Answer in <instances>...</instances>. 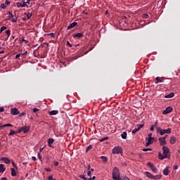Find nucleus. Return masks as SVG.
<instances>
[{
  "label": "nucleus",
  "mask_w": 180,
  "mask_h": 180,
  "mask_svg": "<svg viewBox=\"0 0 180 180\" xmlns=\"http://www.w3.org/2000/svg\"><path fill=\"white\" fill-rule=\"evenodd\" d=\"M120 179V171L119 168L114 167L112 169V179L113 180H119Z\"/></svg>",
  "instance_id": "obj_1"
},
{
  "label": "nucleus",
  "mask_w": 180,
  "mask_h": 180,
  "mask_svg": "<svg viewBox=\"0 0 180 180\" xmlns=\"http://www.w3.org/2000/svg\"><path fill=\"white\" fill-rule=\"evenodd\" d=\"M145 175H146L147 178H149L150 179H154V180L161 179V175L157 174L154 176L151 174V173H150L149 172H146Z\"/></svg>",
  "instance_id": "obj_2"
},
{
  "label": "nucleus",
  "mask_w": 180,
  "mask_h": 180,
  "mask_svg": "<svg viewBox=\"0 0 180 180\" xmlns=\"http://www.w3.org/2000/svg\"><path fill=\"white\" fill-rule=\"evenodd\" d=\"M112 154H123V149L120 146H115L113 148Z\"/></svg>",
  "instance_id": "obj_3"
},
{
  "label": "nucleus",
  "mask_w": 180,
  "mask_h": 180,
  "mask_svg": "<svg viewBox=\"0 0 180 180\" xmlns=\"http://www.w3.org/2000/svg\"><path fill=\"white\" fill-rule=\"evenodd\" d=\"M30 131V127L27 126V127H22L20 128L17 131V133H22V131H23L25 134H26V133H29Z\"/></svg>",
  "instance_id": "obj_4"
},
{
  "label": "nucleus",
  "mask_w": 180,
  "mask_h": 180,
  "mask_svg": "<svg viewBox=\"0 0 180 180\" xmlns=\"http://www.w3.org/2000/svg\"><path fill=\"white\" fill-rule=\"evenodd\" d=\"M142 127H144V124H137L136 128L132 130V134H136Z\"/></svg>",
  "instance_id": "obj_5"
},
{
  "label": "nucleus",
  "mask_w": 180,
  "mask_h": 180,
  "mask_svg": "<svg viewBox=\"0 0 180 180\" xmlns=\"http://www.w3.org/2000/svg\"><path fill=\"white\" fill-rule=\"evenodd\" d=\"M148 167H150V169L154 172L155 174H157L158 172V169L155 167V166L153 165V164L150 162L147 163Z\"/></svg>",
  "instance_id": "obj_6"
},
{
  "label": "nucleus",
  "mask_w": 180,
  "mask_h": 180,
  "mask_svg": "<svg viewBox=\"0 0 180 180\" xmlns=\"http://www.w3.org/2000/svg\"><path fill=\"white\" fill-rule=\"evenodd\" d=\"M16 5L18 8H25V6H27V8L29 7V6L26 4V2L25 1V0H23L22 3L17 2Z\"/></svg>",
  "instance_id": "obj_7"
},
{
  "label": "nucleus",
  "mask_w": 180,
  "mask_h": 180,
  "mask_svg": "<svg viewBox=\"0 0 180 180\" xmlns=\"http://www.w3.org/2000/svg\"><path fill=\"white\" fill-rule=\"evenodd\" d=\"M163 154L164 155H168L169 154V148L167 146L162 147Z\"/></svg>",
  "instance_id": "obj_8"
},
{
  "label": "nucleus",
  "mask_w": 180,
  "mask_h": 180,
  "mask_svg": "<svg viewBox=\"0 0 180 180\" xmlns=\"http://www.w3.org/2000/svg\"><path fill=\"white\" fill-rule=\"evenodd\" d=\"M171 112H172V107L169 106V107H167L165 110H164L162 112V114L163 115H168V113H171Z\"/></svg>",
  "instance_id": "obj_9"
},
{
  "label": "nucleus",
  "mask_w": 180,
  "mask_h": 180,
  "mask_svg": "<svg viewBox=\"0 0 180 180\" xmlns=\"http://www.w3.org/2000/svg\"><path fill=\"white\" fill-rule=\"evenodd\" d=\"M11 115H13L14 116L16 115H19V110H18V108H11Z\"/></svg>",
  "instance_id": "obj_10"
},
{
  "label": "nucleus",
  "mask_w": 180,
  "mask_h": 180,
  "mask_svg": "<svg viewBox=\"0 0 180 180\" xmlns=\"http://www.w3.org/2000/svg\"><path fill=\"white\" fill-rule=\"evenodd\" d=\"M0 161H4L5 164H11V160L6 157H3L0 159Z\"/></svg>",
  "instance_id": "obj_11"
},
{
  "label": "nucleus",
  "mask_w": 180,
  "mask_h": 180,
  "mask_svg": "<svg viewBox=\"0 0 180 180\" xmlns=\"http://www.w3.org/2000/svg\"><path fill=\"white\" fill-rule=\"evenodd\" d=\"M156 129L158 133L160 134V136H164V134H165V129H160V127H157Z\"/></svg>",
  "instance_id": "obj_12"
},
{
  "label": "nucleus",
  "mask_w": 180,
  "mask_h": 180,
  "mask_svg": "<svg viewBox=\"0 0 180 180\" xmlns=\"http://www.w3.org/2000/svg\"><path fill=\"white\" fill-rule=\"evenodd\" d=\"M159 141L160 146H165V144H167V141H165V139L164 138H160Z\"/></svg>",
  "instance_id": "obj_13"
},
{
  "label": "nucleus",
  "mask_w": 180,
  "mask_h": 180,
  "mask_svg": "<svg viewBox=\"0 0 180 180\" xmlns=\"http://www.w3.org/2000/svg\"><path fill=\"white\" fill-rule=\"evenodd\" d=\"M78 23L77 22H72L69 26H68V30H70V29H72V27H75Z\"/></svg>",
  "instance_id": "obj_14"
},
{
  "label": "nucleus",
  "mask_w": 180,
  "mask_h": 180,
  "mask_svg": "<svg viewBox=\"0 0 180 180\" xmlns=\"http://www.w3.org/2000/svg\"><path fill=\"white\" fill-rule=\"evenodd\" d=\"M164 80H165L164 77H157L155 78L156 84H158V82H164Z\"/></svg>",
  "instance_id": "obj_15"
},
{
  "label": "nucleus",
  "mask_w": 180,
  "mask_h": 180,
  "mask_svg": "<svg viewBox=\"0 0 180 180\" xmlns=\"http://www.w3.org/2000/svg\"><path fill=\"white\" fill-rule=\"evenodd\" d=\"M169 143L170 144H175V143H176V138H175V136H171Z\"/></svg>",
  "instance_id": "obj_16"
},
{
  "label": "nucleus",
  "mask_w": 180,
  "mask_h": 180,
  "mask_svg": "<svg viewBox=\"0 0 180 180\" xmlns=\"http://www.w3.org/2000/svg\"><path fill=\"white\" fill-rule=\"evenodd\" d=\"M159 160H164L165 158H168V155H162L161 153L158 154Z\"/></svg>",
  "instance_id": "obj_17"
},
{
  "label": "nucleus",
  "mask_w": 180,
  "mask_h": 180,
  "mask_svg": "<svg viewBox=\"0 0 180 180\" xmlns=\"http://www.w3.org/2000/svg\"><path fill=\"white\" fill-rule=\"evenodd\" d=\"M83 36H84V33H82V32H79V33H77V34H74L72 35V37H74V39H75L76 37H78V38L82 37Z\"/></svg>",
  "instance_id": "obj_18"
},
{
  "label": "nucleus",
  "mask_w": 180,
  "mask_h": 180,
  "mask_svg": "<svg viewBox=\"0 0 180 180\" xmlns=\"http://www.w3.org/2000/svg\"><path fill=\"white\" fill-rule=\"evenodd\" d=\"M56 141V139H51L50 138L49 140H48V146L49 147H53L51 146V144H53V143H54Z\"/></svg>",
  "instance_id": "obj_19"
},
{
  "label": "nucleus",
  "mask_w": 180,
  "mask_h": 180,
  "mask_svg": "<svg viewBox=\"0 0 180 180\" xmlns=\"http://www.w3.org/2000/svg\"><path fill=\"white\" fill-rule=\"evenodd\" d=\"M163 174L166 176L169 175V167H167L165 169H164Z\"/></svg>",
  "instance_id": "obj_20"
},
{
  "label": "nucleus",
  "mask_w": 180,
  "mask_h": 180,
  "mask_svg": "<svg viewBox=\"0 0 180 180\" xmlns=\"http://www.w3.org/2000/svg\"><path fill=\"white\" fill-rule=\"evenodd\" d=\"M50 116H54L56 115H58V110H52L49 112Z\"/></svg>",
  "instance_id": "obj_21"
},
{
  "label": "nucleus",
  "mask_w": 180,
  "mask_h": 180,
  "mask_svg": "<svg viewBox=\"0 0 180 180\" xmlns=\"http://www.w3.org/2000/svg\"><path fill=\"white\" fill-rule=\"evenodd\" d=\"M174 96H175L174 93H170L169 94L165 96V98H174Z\"/></svg>",
  "instance_id": "obj_22"
},
{
  "label": "nucleus",
  "mask_w": 180,
  "mask_h": 180,
  "mask_svg": "<svg viewBox=\"0 0 180 180\" xmlns=\"http://www.w3.org/2000/svg\"><path fill=\"white\" fill-rule=\"evenodd\" d=\"M121 137H122V139H123L124 140H126V139H127V132L124 131V132L121 134Z\"/></svg>",
  "instance_id": "obj_23"
},
{
  "label": "nucleus",
  "mask_w": 180,
  "mask_h": 180,
  "mask_svg": "<svg viewBox=\"0 0 180 180\" xmlns=\"http://www.w3.org/2000/svg\"><path fill=\"white\" fill-rule=\"evenodd\" d=\"M6 168L4 167V165L3 164H0V173L1 172H5L6 171Z\"/></svg>",
  "instance_id": "obj_24"
},
{
  "label": "nucleus",
  "mask_w": 180,
  "mask_h": 180,
  "mask_svg": "<svg viewBox=\"0 0 180 180\" xmlns=\"http://www.w3.org/2000/svg\"><path fill=\"white\" fill-rule=\"evenodd\" d=\"M11 176H16V170H15L14 168H11Z\"/></svg>",
  "instance_id": "obj_25"
},
{
  "label": "nucleus",
  "mask_w": 180,
  "mask_h": 180,
  "mask_svg": "<svg viewBox=\"0 0 180 180\" xmlns=\"http://www.w3.org/2000/svg\"><path fill=\"white\" fill-rule=\"evenodd\" d=\"M22 41H25V43L27 44L29 43V41L25 39V37H22L20 39V43H22Z\"/></svg>",
  "instance_id": "obj_26"
},
{
  "label": "nucleus",
  "mask_w": 180,
  "mask_h": 180,
  "mask_svg": "<svg viewBox=\"0 0 180 180\" xmlns=\"http://www.w3.org/2000/svg\"><path fill=\"white\" fill-rule=\"evenodd\" d=\"M101 159L102 160V161H103V162H108V158H106L105 156H101Z\"/></svg>",
  "instance_id": "obj_27"
},
{
  "label": "nucleus",
  "mask_w": 180,
  "mask_h": 180,
  "mask_svg": "<svg viewBox=\"0 0 180 180\" xmlns=\"http://www.w3.org/2000/svg\"><path fill=\"white\" fill-rule=\"evenodd\" d=\"M165 134H171V128L165 129Z\"/></svg>",
  "instance_id": "obj_28"
},
{
  "label": "nucleus",
  "mask_w": 180,
  "mask_h": 180,
  "mask_svg": "<svg viewBox=\"0 0 180 180\" xmlns=\"http://www.w3.org/2000/svg\"><path fill=\"white\" fill-rule=\"evenodd\" d=\"M15 133H18V131H15L14 130L11 129L8 136H13V134H15Z\"/></svg>",
  "instance_id": "obj_29"
},
{
  "label": "nucleus",
  "mask_w": 180,
  "mask_h": 180,
  "mask_svg": "<svg viewBox=\"0 0 180 180\" xmlns=\"http://www.w3.org/2000/svg\"><path fill=\"white\" fill-rule=\"evenodd\" d=\"M153 142H154V138H148V143L153 144Z\"/></svg>",
  "instance_id": "obj_30"
},
{
  "label": "nucleus",
  "mask_w": 180,
  "mask_h": 180,
  "mask_svg": "<svg viewBox=\"0 0 180 180\" xmlns=\"http://www.w3.org/2000/svg\"><path fill=\"white\" fill-rule=\"evenodd\" d=\"M79 177L81 178L82 179H84V180H89V179L85 177V176H84V175H82V174H80V175L79 176Z\"/></svg>",
  "instance_id": "obj_31"
},
{
  "label": "nucleus",
  "mask_w": 180,
  "mask_h": 180,
  "mask_svg": "<svg viewBox=\"0 0 180 180\" xmlns=\"http://www.w3.org/2000/svg\"><path fill=\"white\" fill-rule=\"evenodd\" d=\"M92 145H89L86 149V153H88L90 150H92Z\"/></svg>",
  "instance_id": "obj_32"
},
{
  "label": "nucleus",
  "mask_w": 180,
  "mask_h": 180,
  "mask_svg": "<svg viewBox=\"0 0 180 180\" xmlns=\"http://www.w3.org/2000/svg\"><path fill=\"white\" fill-rule=\"evenodd\" d=\"M118 180H130V179H129V177L125 176L124 177H120V179H118Z\"/></svg>",
  "instance_id": "obj_33"
},
{
  "label": "nucleus",
  "mask_w": 180,
  "mask_h": 180,
  "mask_svg": "<svg viewBox=\"0 0 180 180\" xmlns=\"http://www.w3.org/2000/svg\"><path fill=\"white\" fill-rule=\"evenodd\" d=\"M32 13H28L27 14V19H30V18H32Z\"/></svg>",
  "instance_id": "obj_34"
},
{
  "label": "nucleus",
  "mask_w": 180,
  "mask_h": 180,
  "mask_svg": "<svg viewBox=\"0 0 180 180\" xmlns=\"http://www.w3.org/2000/svg\"><path fill=\"white\" fill-rule=\"evenodd\" d=\"M108 139H109V137L105 136V137H104V138L101 139H100V141H101V142H103V141H106V140H108Z\"/></svg>",
  "instance_id": "obj_35"
},
{
  "label": "nucleus",
  "mask_w": 180,
  "mask_h": 180,
  "mask_svg": "<svg viewBox=\"0 0 180 180\" xmlns=\"http://www.w3.org/2000/svg\"><path fill=\"white\" fill-rule=\"evenodd\" d=\"M4 30H6V26H2L0 29V32L1 33H2V32H4Z\"/></svg>",
  "instance_id": "obj_36"
},
{
  "label": "nucleus",
  "mask_w": 180,
  "mask_h": 180,
  "mask_svg": "<svg viewBox=\"0 0 180 180\" xmlns=\"http://www.w3.org/2000/svg\"><path fill=\"white\" fill-rule=\"evenodd\" d=\"M142 151H153L152 148H145L142 150Z\"/></svg>",
  "instance_id": "obj_37"
},
{
  "label": "nucleus",
  "mask_w": 180,
  "mask_h": 180,
  "mask_svg": "<svg viewBox=\"0 0 180 180\" xmlns=\"http://www.w3.org/2000/svg\"><path fill=\"white\" fill-rule=\"evenodd\" d=\"M3 126L4 127H12L13 125L11 124H5Z\"/></svg>",
  "instance_id": "obj_38"
},
{
  "label": "nucleus",
  "mask_w": 180,
  "mask_h": 180,
  "mask_svg": "<svg viewBox=\"0 0 180 180\" xmlns=\"http://www.w3.org/2000/svg\"><path fill=\"white\" fill-rule=\"evenodd\" d=\"M1 8L2 9H6V5L5 4H1Z\"/></svg>",
  "instance_id": "obj_39"
},
{
  "label": "nucleus",
  "mask_w": 180,
  "mask_h": 180,
  "mask_svg": "<svg viewBox=\"0 0 180 180\" xmlns=\"http://www.w3.org/2000/svg\"><path fill=\"white\" fill-rule=\"evenodd\" d=\"M6 33L8 37H9V36H11V31H10L9 30H7L6 31Z\"/></svg>",
  "instance_id": "obj_40"
},
{
  "label": "nucleus",
  "mask_w": 180,
  "mask_h": 180,
  "mask_svg": "<svg viewBox=\"0 0 180 180\" xmlns=\"http://www.w3.org/2000/svg\"><path fill=\"white\" fill-rule=\"evenodd\" d=\"M87 175H88V176H92V172H91V170L88 171Z\"/></svg>",
  "instance_id": "obj_41"
},
{
  "label": "nucleus",
  "mask_w": 180,
  "mask_h": 180,
  "mask_svg": "<svg viewBox=\"0 0 180 180\" xmlns=\"http://www.w3.org/2000/svg\"><path fill=\"white\" fill-rule=\"evenodd\" d=\"M45 171H46L47 172H51V169H50L49 167H46Z\"/></svg>",
  "instance_id": "obj_42"
},
{
  "label": "nucleus",
  "mask_w": 180,
  "mask_h": 180,
  "mask_svg": "<svg viewBox=\"0 0 180 180\" xmlns=\"http://www.w3.org/2000/svg\"><path fill=\"white\" fill-rule=\"evenodd\" d=\"M33 112H34V113H36V112H39V109L38 108H33Z\"/></svg>",
  "instance_id": "obj_43"
},
{
  "label": "nucleus",
  "mask_w": 180,
  "mask_h": 180,
  "mask_svg": "<svg viewBox=\"0 0 180 180\" xmlns=\"http://www.w3.org/2000/svg\"><path fill=\"white\" fill-rule=\"evenodd\" d=\"M143 18H144V19H147L148 18V14H143Z\"/></svg>",
  "instance_id": "obj_44"
},
{
  "label": "nucleus",
  "mask_w": 180,
  "mask_h": 180,
  "mask_svg": "<svg viewBox=\"0 0 180 180\" xmlns=\"http://www.w3.org/2000/svg\"><path fill=\"white\" fill-rule=\"evenodd\" d=\"M67 46H69V47H72V44H71L69 41H67Z\"/></svg>",
  "instance_id": "obj_45"
},
{
  "label": "nucleus",
  "mask_w": 180,
  "mask_h": 180,
  "mask_svg": "<svg viewBox=\"0 0 180 180\" xmlns=\"http://www.w3.org/2000/svg\"><path fill=\"white\" fill-rule=\"evenodd\" d=\"M12 165L14 167V168L18 169V166H16V164H15V162H12Z\"/></svg>",
  "instance_id": "obj_46"
},
{
  "label": "nucleus",
  "mask_w": 180,
  "mask_h": 180,
  "mask_svg": "<svg viewBox=\"0 0 180 180\" xmlns=\"http://www.w3.org/2000/svg\"><path fill=\"white\" fill-rule=\"evenodd\" d=\"M18 21V19L17 18H12V20H11V22H13V23H15V22H16Z\"/></svg>",
  "instance_id": "obj_47"
},
{
  "label": "nucleus",
  "mask_w": 180,
  "mask_h": 180,
  "mask_svg": "<svg viewBox=\"0 0 180 180\" xmlns=\"http://www.w3.org/2000/svg\"><path fill=\"white\" fill-rule=\"evenodd\" d=\"M48 179H49V180H56V179H53V176H49L48 177Z\"/></svg>",
  "instance_id": "obj_48"
},
{
  "label": "nucleus",
  "mask_w": 180,
  "mask_h": 180,
  "mask_svg": "<svg viewBox=\"0 0 180 180\" xmlns=\"http://www.w3.org/2000/svg\"><path fill=\"white\" fill-rule=\"evenodd\" d=\"M154 126L153 125H151L150 128V131H154Z\"/></svg>",
  "instance_id": "obj_49"
},
{
  "label": "nucleus",
  "mask_w": 180,
  "mask_h": 180,
  "mask_svg": "<svg viewBox=\"0 0 180 180\" xmlns=\"http://www.w3.org/2000/svg\"><path fill=\"white\" fill-rule=\"evenodd\" d=\"M8 19L9 20H11V19H13V14H11Z\"/></svg>",
  "instance_id": "obj_50"
},
{
  "label": "nucleus",
  "mask_w": 180,
  "mask_h": 180,
  "mask_svg": "<svg viewBox=\"0 0 180 180\" xmlns=\"http://www.w3.org/2000/svg\"><path fill=\"white\" fill-rule=\"evenodd\" d=\"M9 4H11V1H9V0H6L5 2V5H9Z\"/></svg>",
  "instance_id": "obj_51"
},
{
  "label": "nucleus",
  "mask_w": 180,
  "mask_h": 180,
  "mask_svg": "<svg viewBox=\"0 0 180 180\" xmlns=\"http://www.w3.org/2000/svg\"><path fill=\"white\" fill-rule=\"evenodd\" d=\"M38 158H39V160H40V161H41V155H40V153H38Z\"/></svg>",
  "instance_id": "obj_52"
},
{
  "label": "nucleus",
  "mask_w": 180,
  "mask_h": 180,
  "mask_svg": "<svg viewBox=\"0 0 180 180\" xmlns=\"http://www.w3.org/2000/svg\"><path fill=\"white\" fill-rule=\"evenodd\" d=\"M53 164L55 167H58V164H59L58 162H54Z\"/></svg>",
  "instance_id": "obj_53"
},
{
  "label": "nucleus",
  "mask_w": 180,
  "mask_h": 180,
  "mask_svg": "<svg viewBox=\"0 0 180 180\" xmlns=\"http://www.w3.org/2000/svg\"><path fill=\"white\" fill-rule=\"evenodd\" d=\"M19 57H20V54H17L15 56V60H18V58H19Z\"/></svg>",
  "instance_id": "obj_54"
},
{
  "label": "nucleus",
  "mask_w": 180,
  "mask_h": 180,
  "mask_svg": "<svg viewBox=\"0 0 180 180\" xmlns=\"http://www.w3.org/2000/svg\"><path fill=\"white\" fill-rule=\"evenodd\" d=\"M96 179V176H94L89 178V179L94 180Z\"/></svg>",
  "instance_id": "obj_55"
},
{
  "label": "nucleus",
  "mask_w": 180,
  "mask_h": 180,
  "mask_svg": "<svg viewBox=\"0 0 180 180\" xmlns=\"http://www.w3.org/2000/svg\"><path fill=\"white\" fill-rule=\"evenodd\" d=\"M5 109L3 107H0V112H4Z\"/></svg>",
  "instance_id": "obj_56"
},
{
  "label": "nucleus",
  "mask_w": 180,
  "mask_h": 180,
  "mask_svg": "<svg viewBox=\"0 0 180 180\" xmlns=\"http://www.w3.org/2000/svg\"><path fill=\"white\" fill-rule=\"evenodd\" d=\"M150 145H151V143H149V142H147V143H146V147H148V146H150Z\"/></svg>",
  "instance_id": "obj_57"
},
{
  "label": "nucleus",
  "mask_w": 180,
  "mask_h": 180,
  "mask_svg": "<svg viewBox=\"0 0 180 180\" xmlns=\"http://www.w3.org/2000/svg\"><path fill=\"white\" fill-rule=\"evenodd\" d=\"M43 150H44V148H39V154H40V153H41V151H43Z\"/></svg>",
  "instance_id": "obj_58"
},
{
  "label": "nucleus",
  "mask_w": 180,
  "mask_h": 180,
  "mask_svg": "<svg viewBox=\"0 0 180 180\" xmlns=\"http://www.w3.org/2000/svg\"><path fill=\"white\" fill-rule=\"evenodd\" d=\"M152 136H153V134H151V133L148 134V139L153 138Z\"/></svg>",
  "instance_id": "obj_59"
},
{
  "label": "nucleus",
  "mask_w": 180,
  "mask_h": 180,
  "mask_svg": "<svg viewBox=\"0 0 180 180\" xmlns=\"http://www.w3.org/2000/svg\"><path fill=\"white\" fill-rule=\"evenodd\" d=\"M157 124H158V122H155V124H153V127H157Z\"/></svg>",
  "instance_id": "obj_60"
},
{
  "label": "nucleus",
  "mask_w": 180,
  "mask_h": 180,
  "mask_svg": "<svg viewBox=\"0 0 180 180\" xmlns=\"http://www.w3.org/2000/svg\"><path fill=\"white\" fill-rule=\"evenodd\" d=\"M32 161H36V157L32 156Z\"/></svg>",
  "instance_id": "obj_61"
},
{
  "label": "nucleus",
  "mask_w": 180,
  "mask_h": 180,
  "mask_svg": "<svg viewBox=\"0 0 180 180\" xmlns=\"http://www.w3.org/2000/svg\"><path fill=\"white\" fill-rule=\"evenodd\" d=\"M178 168V165H174V169H176Z\"/></svg>",
  "instance_id": "obj_62"
},
{
  "label": "nucleus",
  "mask_w": 180,
  "mask_h": 180,
  "mask_svg": "<svg viewBox=\"0 0 180 180\" xmlns=\"http://www.w3.org/2000/svg\"><path fill=\"white\" fill-rule=\"evenodd\" d=\"M1 180H8V179H6V177H3L1 178Z\"/></svg>",
  "instance_id": "obj_63"
},
{
  "label": "nucleus",
  "mask_w": 180,
  "mask_h": 180,
  "mask_svg": "<svg viewBox=\"0 0 180 180\" xmlns=\"http://www.w3.org/2000/svg\"><path fill=\"white\" fill-rule=\"evenodd\" d=\"M50 34H51V36L52 37H54V36H55L54 33H51Z\"/></svg>",
  "instance_id": "obj_64"
}]
</instances>
